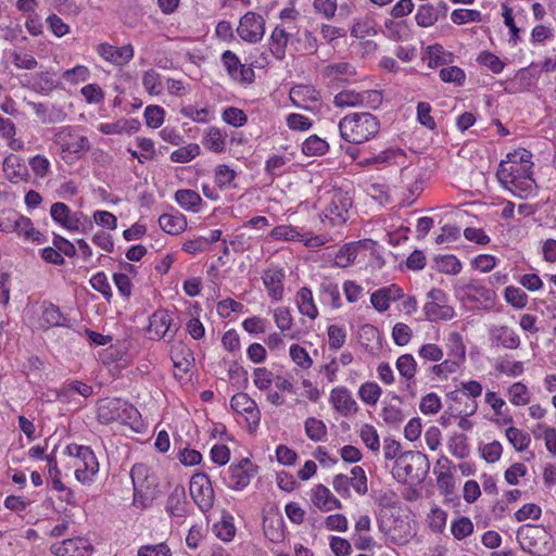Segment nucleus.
Instances as JSON below:
<instances>
[{
  "mask_svg": "<svg viewBox=\"0 0 556 556\" xmlns=\"http://www.w3.org/2000/svg\"><path fill=\"white\" fill-rule=\"evenodd\" d=\"M97 52L105 61L121 67L129 63L134 58V47L130 43L115 47L103 42L97 47Z\"/></svg>",
  "mask_w": 556,
  "mask_h": 556,
  "instance_id": "nucleus-13",
  "label": "nucleus"
},
{
  "mask_svg": "<svg viewBox=\"0 0 556 556\" xmlns=\"http://www.w3.org/2000/svg\"><path fill=\"white\" fill-rule=\"evenodd\" d=\"M403 296L402 289L396 285H391L375 291L370 296V302L378 312H386L390 306V302Z\"/></svg>",
  "mask_w": 556,
  "mask_h": 556,
  "instance_id": "nucleus-21",
  "label": "nucleus"
},
{
  "mask_svg": "<svg viewBox=\"0 0 556 556\" xmlns=\"http://www.w3.org/2000/svg\"><path fill=\"white\" fill-rule=\"evenodd\" d=\"M352 478H350V486H352L356 493L364 495L367 492V477L364 469L361 466H354L351 469Z\"/></svg>",
  "mask_w": 556,
  "mask_h": 556,
  "instance_id": "nucleus-55",
  "label": "nucleus"
},
{
  "mask_svg": "<svg viewBox=\"0 0 556 556\" xmlns=\"http://www.w3.org/2000/svg\"><path fill=\"white\" fill-rule=\"evenodd\" d=\"M142 84L150 94H160L162 92L161 75L154 70H149L143 74Z\"/></svg>",
  "mask_w": 556,
  "mask_h": 556,
  "instance_id": "nucleus-54",
  "label": "nucleus"
},
{
  "mask_svg": "<svg viewBox=\"0 0 556 556\" xmlns=\"http://www.w3.org/2000/svg\"><path fill=\"white\" fill-rule=\"evenodd\" d=\"M473 532V525L467 517L455 520L452 525V533L455 539L463 540Z\"/></svg>",
  "mask_w": 556,
  "mask_h": 556,
  "instance_id": "nucleus-61",
  "label": "nucleus"
},
{
  "mask_svg": "<svg viewBox=\"0 0 556 556\" xmlns=\"http://www.w3.org/2000/svg\"><path fill=\"white\" fill-rule=\"evenodd\" d=\"M451 20L457 25H463L468 22L479 23L482 21V14L478 10L456 9L451 13Z\"/></svg>",
  "mask_w": 556,
  "mask_h": 556,
  "instance_id": "nucleus-46",
  "label": "nucleus"
},
{
  "mask_svg": "<svg viewBox=\"0 0 556 556\" xmlns=\"http://www.w3.org/2000/svg\"><path fill=\"white\" fill-rule=\"evenodd\" d=\"M66 318L61 313L60 308L52 303H43L41 306V316L39 319L40 327H60L66 326Z\"/></svg>",
  "mask_w": 556,
  "mask_h": 556,
  "instance_id": "nucleus-25",
  "label": "nucleus"
},
{
  "mask_svg": "<svg viewBox=\"0 0 556 556\" xmlns=\"http://www.w3.org/2000/svg\"><path fill=\"white\" fill-rule=\"evenodd\" d=\"M172 361L175 367V376L182 378L190 370L194 358L189 349L181 346L172 352Z\"/></svg>",
  "mask_w": 556,
  "mask_h": 556,
  "instance_id": "nucleus-28",
  "label": "nucleus"
},
{
  "mask_svg": "<svg viewBox=\"0 0 556 556\" xmlns=\"http://www.w3.org/2000/svg\"><path fill=\"white\" fill-rule=\"evenodd\" d=\"M262 279L268 295L275 301L281 300L283 296L285 270L277 267L267 268L264 270Z\"/></svg>",
  "mask_w": 556,
  "mask_h": 556,
  "instance_id": "nucleus-15",
  "label": "nucleus"
},
{
  "mask_svg": "<svg viewBox=\"0 0 556 556\" xmlns=\"http://www.w3.org/2000/svg\"><path fill=\"white\" fill-rule=\"evenodd\" d=\"M214 533L218 539L225 542H229L233 539L236 534V528L232 522V517L227 516L224 517L220 522H217L213 526Z\"/></svg>",
  "mask_w": 556,
  "mask_h": 556,
  "instance_id": "nucleus-45",
  "label": "nucleus"
},
{
  "mask_svg": "<svg viewBox=\"0 0 556 556\" xmlns=\"http://www.w3.org/2000/svg\"><path fill=\"white\" fill-rule=\"evenodd\" d=\"M200 147L197 143H189L181 147L170 154V160L174 163H188L200 154Z\"/></svg>",
  "mask_w": 556,
  "mask_h": 556,
  "instance_id": "nucleus-42",
  "label": "nucleus"
},
{
  "mask_svg": "<svg viewBox=\"0 0 556 556\" xmlns=\"http://www.w3.org/2000/svg\"><path fill=\"white\" fill-rule=\"evenodd\" d=\"M424 312L429 321L450 320L455 315L452 306L438 302H427L424 306Z\"/></svg>",
  "mask_w": 556,
  "mask_h": 556,
  "instance_id": "nucleus-30",
  "label": "nucleus"
},
{
  "mask_svg": "<svg viewBox=\"0 0 556 556\" xmlns=\"http://www.w3.org/2000/svg\"><path fill=\"white\" fill-rule=\"evenodd\" d=\"M80 451V456L76 459L75 466V477L80 482L91 481L92 476H94L99 470V463L93 451L86 446L85 448H78Z\"/></svg>",
  "mask_w": 556,
  "mask_h": 556,
  "instance_id": "nucleus-12",
  "label": "nucleus"
},
{
  "mask_svg": "<svg viewBox=\"0 0 556 556\" xmlns=\"http://www.w3.org/2000/svg\"><path fill=\"white\" fill-rule=\"evenodd\" d=\"M291 359L301 368L307 369L313 365V361L309 357L307 351L299 344H292L290 346Z\"/></svg>",
  "mask_w": 556,
  "mask_h": 556,
  "instance_id": "nucleus-60",
  "label": "nucleus"
},
{
  "mask_svg": "<svg viewBox=\"0 0 556 556\" xmlns=\"http://www.w3.org/2000/svg\"><path fill=\"white\" fill-rule=\"evenodd\" d=\"M333 408L342 416L356 413L358 407L350 391L344 387L334 388L330 393Z\"/></svg>",
  "mask_w": 556,
  "mask_h": 556,
  "instance_id": "nucleus-16",
  "label": "nucleus"
},
{
  "mask_svg": "<svg viewBox=\"0 0 556 556\" xmlns=\"http://www.w3.org/2000/svg\"><path fill=\"white\" fill-rule=\"evenodd\" d=\"M313 503L324 510H332L336 508H341V502L334 497L330 490L324 484H317L313 490Z\"/></svg>",
  "mask_w": 556,
  "mask_h": 556,
  "instance_id": "nucleus-24",
  "label": "nucleus"
},
{
  "mask_svg": "<svg viewBox=\"0 0 556 556\" xmlns=\"http://www.w3.org/2000/svg\"><path fill=\"white\" fill-rule=\"evenodd\" d=\"M419 408L425 415L437 414L441 409V400L435 393L430 392L421 399Z\"/></svg>",
  "mask_w": 556,
  "mask_h": 556,
  "instance_id": "nucleus-62",
  "label": "nucleus"
},
{
  "mask_svg": "<svg viewBox=\"0 0 556 556\" xmlns=\"http://www.w3.org/2000/svg\"><path fill=\"white\" fill-rule=\"evenodd\" d=\"M50 551L55 556H90L93 546L89 540L77 536L52 544Z\"/></svg>",
  "mask_w": 556,
  "mask_h": 556,
  "instance_id": "nucleus-10",
  "label": "nucleus"
},
{
  "mask_svg": "<svg viewBox=\"0 0 556 556\" xmlns=\"http://www.w3.org/2000/svg\"><path fill=\"white\" fill-rule=\"evenodd\" d=\"M357 256V247L354 243L343 245L336 254L334 262L339 267H348Z\"/></svg>",
  "mask_w": 556,
  "mask_h": 556,
  "instance_id": "nucleus-48",
  "label": "nucleus"
},
{
  "mask_svg": "<svg viewBox=\"0 0 556 556\" xmlns=\"http://www.w3.org/2000/svg\"><path fill=\"white\" fill-rule=\"evenodd\" d=\"M382 419L389 426H399L404 420L402 409L395 405H386L382 409Z\"/></svg>",
  "mask_w": 556,
  "mask_h": 556,
  "instance_id": "nucleus-64",
  "label": "nucleus"
},
{
  "mask_svg": "<svg viewBox=\"0 0 556 556\" xmlns=\"http://www.w3.org/2000/svg\"><path fill=\"white\" fill-rule=\"evenodd\" d=\"M306 435L315 442L321 441L327 433L325 424L314 417H309L305 421Z\"/></svg>",
  "mask_w": 556,
  "mask_h": 556,
  "instance_id": "nucleus-47",
  "label": "nucleus"
},
{
  "mask_svg": "<svg viewBox=\"0 0 556 556\" xmlns=\"http://www.w3.org/2000/svg\"><path fill=\"white\" fill-rule=\"evenodd\" d=\"M532 153L526 149H519L506 155L501 161L496 177L501 185L519 198H528L535 187L532 178Z\"/></svg>",
  "mask_w": 556,
  "mask_h": 556,
  "instance_id": "nucleus-1",
  "label": "nucleus"
},
{
  "mask_svg": "<svg viewBox=\"0 0 556 556\" xmlns=\"http://www.w3.org/2000/svg\"><path fill=\"white\" fill-rule=\"evenodd\" d=\"M430 468L428 456L419 451L403 452L392 468V475L399 482L408 479L419 480L425 477Z\"/></svg>",
  "mask_w": 556,
  "mask_h": 556,
  "instance_id": "nucleus-4",
  "label": "nucleus"
},
{
  "mask_svg": "<svg viewBox=\"0 0 556 556\" xmlns=\"http://www.w3.org/2000/svg\"><path fill=\"white\" fill-rule=\"evenodd\" d=\"M352 207V198L342 190L333 191L330 203L325 208L326 218L334 225L346 222L349 210Z\"/></svg>",
  "mask_w": 556,
  "mask_h": 556,
  "instance_id": "nucleus-9",
  "label": "nucleus"
},
{
  "mask_svg": "<svg viewBox=\"0 0 556 556\" xmlns=\"http://www.w3.org/2000/svg\"><path fill=\"white\" fill-rule=\"evenodd\" d=\"M505 300L516 308H523L527 305L528 295L520 288L509 286L505 289Z\"/></svg>",
  "mask_w": 556,
  "mask_h": 556,
  "instance_id": "nucleus-56",
  "label": "nucleus"
},
{
  "mask_svg": "<svg viewBox=\"0 0 556 556\" xmlns=\"http://www.w3.org/2000/svg\"><path fill=\"white\" fill-rule=\"evenodd\" d=\"M223 121L233 127H241L248 122V116L242 110L230 106L224 110Z\"/></svg>",
  "mask_w": 556,
  "mask_h": 556,
  "instance_id": "nucleus-57",
  "label": "nucleus"
},
{
  "mask_svg": "<svg viewBox=\"0 0 556 556\" xmlns=\"http://www.w3.org/2000/svg\"><path fill=\"white\" fill-rule=\"evenodd\" d=\"M382 393L381 388L376 382H365L359 387L358 395L361 400L368 404L375 405Z\"/></svg>",
  "mask_w": 556,
  "mask_h": 556,
  "instance_id": "nucleus-43",
  "label": "nucleus"
},
{
  "mask_svg": "<svg viewBox=\"0 0 556 556\" xmlns=\"http://www.w3.org/2000/svg\"><path fill=\"white\" fill-rule=\"evenodd\" d=\"M130 477L134 490H139V492L154 490L156 486L155 476L144 464H135L130 470Z\"/></svg>",
  "mask_w": 556,
  "mask_h": 556,
  "instance_id": "nucleus-20",
  "label": "nucleus"
},
{
  "mask_svg": "<svg viewBox=\"0 0 556 556\" xmlns=\"http://www.w3.org/2000/svg\"><path fill=\"white\" fill-rule=\"evenodd\" d=\"M3 170L7 178L13 184L18 181H27L29 178L26 164L21 156L15 154H10L4 159Z\"/></svg>",
  "mask_w": 556,
  "mask_h": 556,
  "instance_id": "nucleus-18",
  "label": "nucleus"
},
{
  "mask_svg": "<svg viewBox=\"0 0 556 556\" xmlns=\"http://www.w3.org/2000/svg\"><path fill=\"white\" fill-rule=\"evenodd\" d=\"M396 369L405 380H413L417 370V363L412 354H403L396 361Z\"/></svg>",
  "mask_w": 556,
  "mask_h": 556,
  "instance_id": "nucleus-38",
  "label": "nucleus"
},
{
  "mask_svg": "<svg viewBox=\"0 0 556 556\" xmlns=\"http://www.w3.org/2000/svg\"><path fill=\"white\" fill-rule=\"evenodd\" d=\"M506 438L509 443L519 452L528 448L531 442V438L527 432L515 427H509L506 429Z\"/></svg>",
  "mask_w": 556,
  "mask_h": 556,
  "instance_id": "nucleus-41",
  "label": "nucleus"
},
{
  "mask_svg": "<svg viewBox=\"0 0 556 556\" xmlns=\"http://www.w3.org/2000/svg\"><path fill=\"white\" fill-rule=\"evenodd\" d=\"M448 450L455 457L464 459L469 455V445L465 434H455L448 441Z\"/></svg>",
  "mask_w": 556,
  "mask_h": 556,
  "instance_id": "nucleus-44",
  "label": "nucleus"
},
{
  "mask_svg": "<svg viewBox=\"0 0 556 556\" xmlns=\"http://www.w3.org/2000/svg\"><path fill=\"white\" fill-rule=\"evenodd\" d=\"M202 143L210 151L222 153L226 148V134L217 127H210Z\"/></svg>",
  "mask_w": 556,
  "mask_h": 556,
  "instance_id": "nucleus-31",
  "label": "nucleus"
},
{
  "mask_svg": "<svg viewBox=\"0 0 556 556\" xmlns=\"http://www.w3.org/2000/svg\"><path fill=\"white\" fill-rule=\"evenodd\" d=\"M175 200L180 207L192 212H198L202 203L200 194L191 189L177 190Z\"/></svg>",
  "mask_w": 556,
  "mask_h": 556,
  "instance_id": "nucleus-33",
  "label": "nucleus"
},
{
  "mask_svg": "<svg viewBox=\"0 0 556 556\" xmlns=\"http://www.w3.org/2000/svg\"><path fill=\"white\" fill-rule=\"evenodd\" d=\"M165 111L159 105H148L144 110L146 123L151 128H159L164 122Z\"/></svg>",
  "mask_w": 556,
  "mask_h": 556,
  "instance_id": "nucleus-59",
  "label": "nucleus"
},
{
  "mask_svg": "<svg viewBox=\"0 0 556 556\" xmlns=\"http://www.w3.org/2000/svg\"><path fill=\"white\" fill-rule=\"evenodd\" d=\"M52 219L68 230L79 229V217L76 213H72L68 205L63 202L52 204L50 208Z\"/></svg>",
  "mask_w": 556,
  "mask_h": 556,
  "instance_id": "nucleus-19",
  "label": "nucleus"
},
{
  "mask_svg": "<svg viewBox=\"0 0 556 556\" xmlns=\"http://www.w3.org/2000/svg\"><path fill=\"white\" fill-rule=\"evenodd\" d=\"M255 472L256 467L253 463L249 458H243L238 464H231L222 478L230 489L241 491L250 484Z\"/></svg>",
  "mask_w": 556,
  "mask_h": 556,
  "instance_id": "nucleus-6",
  "label": "nucleus"
},
{
  "mask_svg": "<svg viewBox=\"0 0 556 556\" xmlns=\"http://www.w3.org/2000/svg\"><path fill=\"white\" fill-rule=\"evenodd\" d=\"M178 327L174 323L173 315L165 309L154 312L149 319L148 331L153 338L162 339L168 336L169 340L174 338Z\"/></svg>",
  "mask_w": 556,
  "mask_h": 556,
  "instance_id": "nucleus-11",
  "label": "nucleus"
},
{
  "mask_svg": "<svg viewBox=\"0 0 556 556\" xmlns=\"http://www.w3.org/2000/svg\"><path fill=\"white\" fill-rule=\"evenodd\" d=\"M91 287L100 292L104 299L110 302L112 299V289L109 283L108 277L103 271H99L96 275H93L90 279Z\"/></svg>",
  "mask_w": 556,
  "mask_h": 556,
  "instance_id": "nucleus-52",
  "label": "nucleus"
},
{
  "mask_svg": "<svg viewBox=\"0 0 556 556\" xmlns=\"http://www.w3.org/2000/svg\"><path fill=\"white\" fill-rule=\"evenodd\" d=\"M190 495L202 511H207L214 504V491L208 476L199 472L190 480Z\"/></svg>",
  "mask_w": 556,
  "mask_h": 556,
  "instance_id": "nucleus-7",
  "label": "nucleus"
},
{
  "mask_svg": "<svg viewBox=\"0 0 556 556\" xmlns=\"http://www.w3.org/2000/svg\"><path fill=\"white\" fill-rule=\"evenodd\" d=\"M275 240L301 241V233L291 225H280L275 227L270 232Z\"/></svg>",
  "mask_w": 556,
  "mask_h": 556,
  "instance_id": "nucleus-53",
  "label": "nucleus"
},
{
  "mask_svg": "<svg viewBox=\"0 0 556 556\" xmlns=\"http://www.w3.org/2000/svg\"><path fill=\"white\" fill-rule=\"evenodd\" d=\"M415 18L419 26L429 27L438 21L439 11L431 4H421L417 10Z\"/></svg>",
  "mask_w": 556,
  "mask_h": 556,
  "instance_id": "nucleus-40",
  "label": "nucleus"
},
{
  "mask_svg": "<svg viewBox=\"0 0 556 556\" xmlns=\"http://www.w3.org/2000/svg\"><path fill=\"white\" fill-rule=\"evenodd\" d=\"M165 509L172 517L184 518L187 516V496L182 485L177 484L169 493Z\"/></svg>",
  "mask_w": 556,
  "mask_h": 556,
  "instance_id": "nucleus-22",
  "label": "nucleus"
},
{
  "mask_svg": "<svg viewBox=\"0 0 556 556\" xmlns=\"http://www.w3.org/2000/svg\"><path fill=\"white\" fill-rule=\"evenodd\" d=\"M361 439L365 445L372 452H378L380 447V441L377 430L374 426L365 424L361 429Z\"/></svg>",
  "mask_w": 556,
  "mask_h": 556,
  "instance_id": "nucleus-50",
  "label": "nucleus"
},
{
  "mask_svg": "<svg viewBox=\"0 0 556 556\" xmlns=\"http://www.w3.org/2000/svg\"><path fill=\"white\" fill-rule=\"evenodd\" d=\"M440 78L444 83H454L457 86H463L466 80V74L458 66H448L440 70Z\"/></svg>",
  "mask_w": 556,
  "mask_h": 556,
  "instance_id": "nucleus-51",
  "label": "nucleus"
},
{
  "mask_svg": "<svg viewBox=\"0 0 556 556\" xmlns=\"http://www.w3.org/2000/svg\"><path fill=\"white\" fill-rule=\"evenodd\" d=\"M490 337L493 342L505 349L516 350L520 345L519 336L507 326H495L490 330Z\"/></svg>",
  "mask_w": 556,
  "mask_h": 556,
  "instance_id": "nucleus-23",
  "label": "nucleus"
},
{
  "mask_svg": "<svg viewBox=\"0 0 556 556\" xmlns=\"http://www.w3.org/2000/svg\"><path fill=\"white\" fill-rule=\"evenodd\" d=\"M73 394H79L84 397H88L92 394V387L81 381H72L62 387L59 393V399L65 400L72 396Z\"/></svg>",
  "mask_w": 556,
  "mask_h": 556,
  "instance_id": "nucleus-37",
  "label": "nucleus"
},
{
  "mask_svg": "<svg viewBox=\"0 0 556 556\" xmlns=\"http://www.w3.org/2000/svg\"><path fill=\"white\" fill-rule=\"evenodd\" d=\"M466 349L463 338L458 332H452L447 338V358L455 361L457 365L465 361Z\"/></svg>",
  "mask_w": 556,
  "mask_h": 556,
  "instance_id": "nucleus-32",
  "label": "nucleus"
},
{
  "mask_svg": "<svg viewBox=\"0 0 556 556\" xmlns=\"http://www.w3.org/2000/svg\"><path fill=\"white\" fill-rule=\"evenodd\" d=\"M454 292L459 300L469 301L479 305L492 304L495 298L493 290L475 279L467 282L459 280L454 285Z\"/></svg>",
  "mask_w": 556,
  "mask_h": 556,
  "instance_id": "nucleus-5",
  "label": "nucleus"
},
{
  "mask_svg": "<svg viewBox=\"0 0 556 556\" xmlns=\"http://www.w3.org/2000/svg\"><path fill=\"white\" fill-rule=\"evenodd\" d=\"M509 401L516 405H527L530 402V396L527 387L522 382H515L508 389Z\"/></svg>",
  "mask_w": 556,
  "mask_h": 556,
  "instance_id": "nucleus-49",
  "label": "nucleus"
},
{
  "mask_svg": "<svg viewBox=\"0 0 556 556\" xmlns=\"http://www.w3.org/2000/svg\"><path fill=\"white\" fill-rule=\"evenodd\" d=\"M323 75L329 79L342 80V77L356 75L355 67L348 62L332 63L323 68Z\"/></svg>",
  "mask_w": 556,
  "mask_h": 556,
  "instance_id": "nucleus-34",
  "label": "nucleus"
},
{
  "mask_svg": "<svg viewBox=\"0 0 556 556\" xmlns=\"http://www.w3.org/2000/svg\"><path fill=\"white\" fill-rule=\"evenodd\" d=\"M231 408L239 414H249L254 427H257L261 419V414L257 405L253 399L247 393H237L230 400Z\"/></svg>",
  "mask_w": 556,
  "mask_h": 556,
  "instance_id": "nucleus-17",
  "label": "nucleus"
},
{
  "mask_svg": "<svg viewBox=\"0 0 556 556\" xmlns=\"http://www.w3.org/2000/svg\"><path fill=\"white\" fill-rule=\"evenodd\" d=\"M98 419L101 424L105 425L118 421L137 432H139L142 427L139 410L132 404L117 397L106 399L100 402Z\"/></svg>",
  "mask_w": 556,
  "mask_h": 556,
  "instance_id": "nucleus-3",
  "label": "nucleus"
},
{
  "mask_svg": "<svg viewBox=\"0 0 556 556\" xmlns=\"http://www.w3.org/2000/svg\"><path fill=\"white\" fill-rule=\"evenodd\" d=\"M412 336V329L404 323L395 324L392 329V338L394 340V343L399 346L406 345L410 341Z\"/></svg>",
  "mask_w": 556,
  "mask_h": 556,
  "instance_id": "nucleus-63",
  "label": "nucleus"
},
{
  "mask_svg": "<svg viewBox=\"0 0 556 556\" xmlns=\"http://www.w3.org/2000/svg\"><path fill=\"white\" fill-rule=\"evenodd\" d=\"M379 129L380 123L378 118L368 112L353 113L344 116L339 122L341 137L354 144L369 140L378 134Z\"/></svg>",
  "mask_w": 556,
  "mask_h": 556,
  "instance_id": "nucleus-2",
  "label": "nucleus"
},
{
  "mask_svg": "<svg viewBox=\"0 0 556 556\" xmlns=\"http://www.w3.org/2000/svg\"><path fill=\"white\" fill-rule=\"evenodd\" d=\"M159 225L162 228V230L165 231L166 233L176 236L181 233L186 229L187 219L180 213H165L159 217Z\"/></svg>",
  "mask_w": 556,
  "mask_h": 556,
  "instance_id": "nucleus-26",
  "label": "nucleus"
},
{
  "mask_svg": "<svg viewBox=\"0 0 556 556\" xmlns=\"http://www.w3.org/2000/svg\"><path fill=\"white\" fill-rule=\"evenodd\" d=\"M291 102L300 109L314 110L320 104L319 92L311 85H296L289 93Z\"/></svg>",
  "mask_w": 556,
  "mask_h": 556,
  "instance_id": "nucleus-14",
  "label": "nucleus"
},
{
  "mask_svg": "<svg viewBox=\"0 0 556 556\" xmlns=\"http://www.w3.org/2000/svg\"><path fill=\"white\" fill-rule=\"evenodd\" d=\"M238 36L245 42L256 43L265 34V20L255 12H247L241 16L237 27Z\"/></svg>",
  "mask_w": 556,
  "mask_h": 556,
  "instance_id": "nucleus-8",
  "label": "nucleus"
},
{
  "mask_svg": "<svg viewBox=\"0 0 556 556\" xmlns=\"http://www.w3.org/2000/svg\"><path fill=\"white\" fill-rule=\"evenodd\" d=\"M299 312L307 316L309 319H315L318 316V309L314 303L312 290L307 287L301 288L295 296Z\"/></svg>",
  "mask_w": 556,
  "mask_h": 556,
  "instance_id": "nucleus-27",
  "label": "nucleus"
},
{
  "mask_svg": "<svg viewBox=\"0 0 556 556\" xmlns=\"http://www.w3.org/2000/svg\"><path fill=\"white\" fill-rule=\"evenodd\" d=\"M435 269L446 275H457L462 270L460 261L452 254L434 257Z\"/></svg>",
  "mask_w": 556,
  "mask_h": 556,
  "instance_id": "nucleus-35",
  "label": "nucleus"
},
{
  "mask_svg": "<svg viewBox=\"0 0 556 556\" xmlns=\"http://www.w3.org/2000/svg\"><path fill=\"white\" fill-rule=\"evenodd\" d=\"M289 35L286 29L280 26H276L270 35L269 50L277 60L285 59Z\"/></svg>",
  "mask_w": 556,
  "mask_h": 556,
  "instance_id": "nucleus-29",
  "label": "nucleus"
},
{
  "mask_svg": "<svg viewBox=\"0 0 556 556\" xmlns=\"http://www.w3.org/2000/svg\"><path fill=\"white\" fill-rule=\"evenodd\" d=\"M333 104L337 108H350L363 105V92L342 90L334 96Z\"/></svg>",
  "mask_w": 556,
  "mask_h": 556,
  "instance_id": "nucleus-36",
  "label": "nucleus"
},
{
  "mask_svg": "<svg viewBox=\"0 0 556 556\" xmlns=\"http://www.w3.org/2000/svg\"><path fill=\"white\" fill-rule=\"evenodd\" d=\"M478 63L486 66L494 74H498L504 68V62L490 51H483L477 59Z\"/></svg>",
  "mask_w": 556,
  "mask_h": 556,
  "instance_id": "nucleus-58",
  "label": "nucleus"
},
{
  "mask_svg": "<svg viewBox=\"0 0 556 556\" xmlns=\"http://www.w3.org/2000/svg\"><path fill=\"white\" fill-rule=\"evenodd\" d=\"M328 143L316 135L309 136L302 144V152L305 155H323L328 151Z\"/></svg>",
  "mask_w": 556,
  "mask_h": 556,
  "instance_id": "nucleus-39",
  "label": "nucleus"
}]
</instances>
